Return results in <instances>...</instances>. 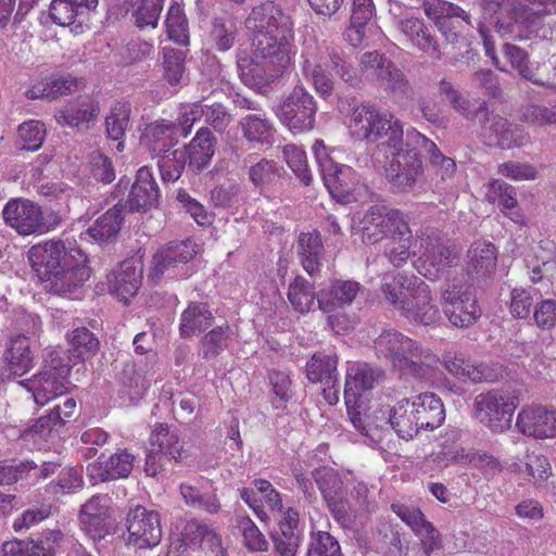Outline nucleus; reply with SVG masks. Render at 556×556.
<instances>
[{
  "instance_id": "obj_11",
  "label": "nucleus",
  "mask_w": 556,
  "mask_h": 556,
  "mask_svg": "<svg viewBox=\"0 0 556 556\" xmlns=\"http://www.w3.org/2000/svg\"><path fill=\"white\" fill-rule=\"evenodd\" d=\"M76 252H83L73 242L51 240L43 244H37L29 249L28 261L38 278L42 281L63 266L74 264Z\"/></svg>"
},
{
  "instance_id": "obj_27",
  "label": "nucleus",
  "mask_w": 556,
  "mask_h": 556,
  "mask_svg": "<svg viewBox=\"0 0 556 556\" xmlns=\"http://www.w3.org/2000/svg\"><path fill=\"white\" fill-rule=\"evenodd\" d=\"M105 496L93 495L79 510V521L81 530L92 540H101L110 533V513L104 504Z\"/></svg>"
},
{
  "instance_id": "obj_58",
  "label": "nucleus",
  "mask_w": 556,
  "mask_h": 556,
  "mask_svg": "<svg viewBox=\"0 0 556 556\" xmlns=\"http://www.w3.org/2000/svg\"><path fill=\"white\" fill-rule=\"evenodd\" d=\"M287 295L292 307L301 314L308 312L317 299L314 285L302 276L290 282Z\"/></svg>"
},
{
  "instance_id": "obj_23",
  "label": "nucleus",
  "mask_w": 556,
  "mask_h": 556,
  "mask_svg": "<svg viewBox=\"0 0 556 556\" xmlns=\"http://www.w3.org/2000/svg\"><path fill=\"white\" fill-rule=\"evenodd\" d=\"M143 264L136 257L126 258L108 275L109 290L119 301L127 303L141 286Z\"/></svg>"
},
{
  "instance_id": "obj_15",
  "label": "nucleus",
  "mask_w": 556,
  "mask_h": 556,
  "mask_svg": "<svg viewBox=\"0 0 556 556\" xmlns=\"http://www.w3.org/2000/svg\"><path fill=\"white\" fill-rule=\"evenodd\" d=\"M242 165L247 169L249 182L260 194L276 198L281 193L285 170L275 161L249 154L242 160Z\"/></svg>"
},
{
  "instance_id": "obj_48",
  "label": "nucleus",
  "mask_w": 556,
  "mask_h": 556,
  "mask_svg": "<svg viewBox=\"0 0 556 556\" xmlns=\"http://www.w3.org/2000/svg\"><path fill=\"white\" fill-rule=\"evenodd\" d=\"M410 141L415 146H421V152H426L429 155L430 165L435 170V174L440 176L441 180L444 181L453 177L456 172L455 161L443 155L433 141L420 132H413Z\"/></svg>"
},
{
  "instance_id": "obj_8",
  "label": "nucleus",
  "mask_w": 556,
  "mask_h": 556,
  "mask_svg": "<svg viewBox=\"0 0 556 556\" xmlns=\"http://www.w3.org/2000/svg\"><path fill=\"white\" fill-rule=\"evenodd\" d=\"M518 397L507 390H491L478 394L472 403L473 417L492 432L502 433L510 428Z\"/></svg>"
},
{
  "instance_id": "obj_19",
  "label": "nucleus",
  "mask_w": 556,
  "mask_h": 556,
  "mask_svg": "<svg viewBox=\"0 0 556 556\" xmlns=\"http://www.w3.org/2000/svg\"><path fill=\"white\" fill-rule=\"evenodd\" d=\"M191 131V123L188 124L185 115L178 123L168 121L154 122L148 125L141 137L142 144L152 156L165 153L175 147L180 138L187 137Z\"/></svg>"
},
{
  "instance_id": "obj_20",
  "label": "nucleus",
  "mask_w": 556,
  "mask_h": 556,
  "mask_svg": "<svg viewBox=\"0 0 556 556\" xmlns=\"http://www.w3.org/2000/svg\"><path fill=\"white\" fill-rule=\"evenodd\" d=\"M195 253V244L189 239L168 242L154 254L149 278L157 281L165 274L174 278L178 267L190 262Z\"/></svg>"
},
{
  "instance_id": "obj_18",
  "label": "nucleus",
  "mask_w": 556,
  "mask_h": 556,
  "mask_svg": "<svg viewBox=\"0 0 556 556\" xmlns=\"http://www.w3.org/2000/svg\"><path fill=\"white\" fill-rule=\"evenodd\" d=\"M349 115V128L352 136L358 140H365L370 143L375 140H379L381 131L393 118L392 115L382 113L370 102L356 104Z\"/></svg>"
},
{
  "instance_id": "obj_63",
  "label": "nucleus",
  "mask_w": 556,
  "mask_h": 556,
  "mask_svg": "<svg viewBox=\"0 0 556 556\" xmlns=\"http://www.w3.org/2000/svg\"><path fill=\"white\" fill-rule=\"evenodd\" d=\"M71 350L73 357L85 361L93 356L100 346L98 338L86 327H79L72 332Z\"/></svg>"
},
{
  "instance_id": "obj_59",
  "label": "nucleus",
  "mask_w": 556,
  "mask_h": 556,
  "mask_svg": "<svg viewBox=\"0 0 556 556\" xmlns=\"http://www.w3.org/2000/svg\"><path fill=\"white\" fill-rule=\"evenodd\" d=\"M130 105L124 102L115 103L105 117L106 135L114 141L121 140L130 123Z\"/></svg>"
},
{
  "instance_id": "obj_9",
  "label": "nucleus",
  "mask_w": 556,
  "mask_h": 556,
  "mask_svg": "<svg viewBox=\"0 0 556 556\" xmlns=\"http://www.w3.org/2000/svg\"><path fill=\"white\" fill-rule=\"evenodd\" d=\"M70 370V366L56 353H51L42 369L23 384L33 393L37 404L45 405L71 390Z\"/></svg>"
},
{
  "instance_id": "obj_41",
  "label": "nucleus",
  "mask_w": 556,
  "mask_h": 556,
  "mask_svg": "<svg viewBox=\"0 0 556 556\" xmlns=\"http://www.w3.org/2000/svg\"><path fill=\"white\" fill-rule=\"evenodd\" d=\"M214 323V315L203 302H190L180 315L179 332L185 339L205 331Z\"/></svg>"
},
{
  "instance_id": "obj_53",
  "label": "nucleus",
  "mask_w": 556,
  "mask_h": 556,
  "mask_svg": "<svg viewBox=\"0 0 556 556\" xmlns=\"http://www.w3.org/2000/svg\"><path fill=\"white\" fill-rule=\"evenodd\" d=\"M154 157L157 159V166L160 169L161 178L163 181L178 180L184 169L189 163V154L185 148L168 150L165 153H160Z\"/></svg>"
},
{
  "instance_id": "obj_51",
  "label": "nucleus",
  "mask_w": 556,
  "mask_h": 556,
  "mask_svg": "<svg viewBox=\"0 0 556 556\" xmlns=\"http://www.w3.org/2000/svg\"><path fill=\"white\" fill-rule=\"evenodd\" d=\"M185 117L188 124L191 123V127L197 119L203 117L205 124L212 126L218 132H224L232 122V115L220 103L194 104L190 112L185 114Z\"/></svg>"
},
{
  "instance_id": "obj_57",
  "label": "nucleus",
  "mask_w": 556,
  "mask_h": 556,
  "mask_svg": "<svg viewBox=\"0 0 556 556\" xmlns=\"http://www.w3.org/2000/svg\"><path fill=\"white\" fill-rule=\"evenodd\" d=\"M440 94L465 118L472 121L481 115L479 103H471L465 98L451 81L442 79L439 84Z\"/></svg>"
},
{
  "instance_id": "obj_52",
  "label": "nucleus",
  "mask_w": 556,
  "mask_h": 556,
  "mask_svg": "<svg viewBox=\"0 0 556 556\" xmlns=\"http://www.w3.org/2000/svg\"><path fill=\"white\" fill-rule=\"evenodd\" d=\"M97 5L98 0H52L49 15L56 25L70 26L84 9L91 10Z\"/></svg>"
},
{
  "instance_id": "obj_12",
  "label": "nucleus",
  "mask_w": 556,
  "mask_h": 556,
  "mask_svg": "<svg viewBox=\"0 0 556 556\" xmlns=\"http://www.w3.org/2000/svg\"><path fill=\"white\" fill-rule=\"evenodd\" d=\"M362 240L375 244L395 235H407L409 227L403 213L396 210L386 212L378 205L370 206L362 220Z\"/></svg>"
},
{
  "instance_id": "obj_13",
  "label": "nucleus",
  "mask_w": 556,
  "mask_h": 556,
  "mask_svg": "<svg viewBox=\"0 0 556 556\" xmlns=\"http://www.w3.org/2000/svg\"><path fill=\"white\" fill-rule=\"evenodd\" d=\"M313 152L329 193L338 201H349L354 186L353 169L334 162L328 155L326 147L320 140L315 141Z\"/></svg>"
},
{
  "instance_id": "obj_10",
  "label": "nucleus",
  "mask_w": 556,
  "mask_h": 556,
  "mask_svg": "<svg viewBox=\"0 0 556 556\" xmlns=\"http://www.w3.org/2000/svg\"><path fill=\"white\" fill-rule=\"evenodd\" d=\"M359 71L367 79H374L388 93L408 97L410 85L394 63L377 51L366 52L359 60Z\"/></svg>"
},
{
  "instance_id": "obj_37",
  "label": "nucleus",
  "mask_w": 556,
  "mask_h": 556,
  "mask_svg": "<svg viewBox=\"0 0 556 556\" xmlns=\"http://www.w3.org/2000/svg\"><path fill=\"white\" fill-rule=\"evenodd\" d=\"M419 427L424 430H434L445 419V410L441 399L434 393H421L410 400Z\"/></svg>"
},
{
  "instance_id": "obj_35",
  "label": "nucleus",
  "mask_w": 556,
  "mask_h": 556,
  "mask_svg": "<svg viewBox=\"0 0 556 556\" xmlns=\"http://www.w3.org/2000/svg\"><path fill=\"white\" fill-rule=\"evenodd\" d=\"M467 274L478 279L491 278L497 265V251L494 244L485 241L473 242L467 251Z\"/></svg>"
},
{
  "instance_id": "obj_7",
  "label": "nucleus",
  "mask_w": 556,
  "mask_h": 556,
  "mask_svg": "<svg viewBox=\"0 0 556 556\" xmlns=\"http://www.w3.org/2000/svg\"><path fill=\"white\" fill-rule=\"evenodd\" d=\"M274 112L280 124L292 134H303L315 127L317 102L302 84H298L281 97Z\"/></svg>"
},
{
  "instance_id": "obj_29",
  "label": "nucleus",
  "mask_w": 556,
  "mask_h": 556,
  "mask_svg": "<svg viewBox=\"0 0 556 556\" xmlns=\"http://www.w3.org/2000/svg\"><path fill=\"white\" fill-rule=\"evenodd\" d=\"M160 195L159 186L151 170L143 166L137 172L125 206L129 212H146L157 206Z\"/></svg>"
},
{
  "instance_id": "obj_14",
  "label": "nucleus",
  "mask_w": 556,
  "mask_h": 556,
  "mask_svg": "<svg viewBox=\"0 0 556 556\" xmlns=\"http://www.w3.org/2000/svg\"><path fill=\"white\" fill-rule=\"evenodd\" d=\"M4 223L21 236L49 231L41 207L26 199H11L2 210Z\"/></svg>"
},
{
  "instance_id": "obj_50",
  "label": "nucleus",
  "mask_w": 556,
  "mask_h": 556,
  "mask_svg": "<svg viewBox=\"0 0 556 556\" xmlns=\"http://www.w3.org/2000/svg\"><path fill=\"white\" fill-rule=\"evenodd\" d=\"M296 249L304 270L309 275L317 273L324 251L320 236L316 232H302L299 236Z\"/></svg>"
},
{
  "instance_id": "obj_40",
  "label": "nucleus",
  "mask_w": 556,
  "mask_h": 556,
  "mask_svg": "<svg viewBox=\"0 0 556 556\" xmlns=\"http://www.w3.org/2000/svg\"><path fill=\"white\" fill-rule=\"evenodd\" d=\"M371 143L376 144L371 157L378 163L395 155L396 152L405 151V138L402 123L393 117L391 123H388L381 131L379 140H375Z\"/></svg>"
},
{
  "instance_id": "obj_38",
  "label": "nucleus",
  "mask_w": 556,
  "mask_h": 556,
  "mask_svg": "<svg viewBox=\"0 0 556 556\" xmlns=\"http://www.w3.org/2000/svg\"><path fill=\"white\" fill-rule=\"evenodd\" d=\"M421 280L415 275L407 276L402 273L384 275L381 282V292L384 300L401 313L402 305H405L408 295H412L417 282Z\"/></svg>"
},
{
  "instance_id": "obj_6",
  "label": "nucleus",
  "mask_w": 556,
  "mask_h": 556,
  "mask_svg": "<svg viewBox=\"0 0 556 556\" xmlns=\"http://www.w3.org/2000/svg\"><path fill=\"white\" fill-rule=\"evenodd\" d=\"M416 129H407L405 134V151L383 160L387 180L396 193H408L415 190L418 181L424 176V161L421 146H415L410 141Z\"/></svg>"
},
{
  "instance_id": "obj_22",
  "label": "nucleus",
  "mask_w": 556,
  "mask_h": 556,
  "mask_svg": "<svg viewBox=\"0 0 556 556\" xmlns=\"http://www.w3.org/2000/svg\"><path fill=\"white\" fill-rule=\"evenodd\" d=\"M399 30L418 51L433 60L442 59V45L434 29L433 23H427L422 17L410 16L399 22Z\"/></svg>"
},
{
  "instance_id": "obj_42",
  "label": "nucleus",
  "mask_w": 556,
  "mask_h": 556,
  "mask_svg": "<svg viewBox=\"0 0 556 556\" xmlns=\"http://www.w3.org/2000/svg\"><path fill=\"white\" fill-rule=\"evenodd\" d=\"M217 140L208 128H200L191 142L184 147L189 154V166L200 172L208 166L215 153Z\"/></svg>"
},
{
  "instance_id": "obj_44",
  "label": "nucleus",
  "mask_w": 556,
  "mask_h": 556,
  "mask_svg": "<svg viewBox=\"0 0 556 556\" xmlns=\"http://www.w3.org/2000/svg\"><path fill=\"white\" fill-rule=\"evenodd\" d=\"M99 104L90 97H80L73 104H70L56 115V121L61 125L71 127H81L88 125L99 114Z\"/></svg>"
},
{
  "instance_id": "obj_24",
  "label": "nucleus",
  "mask_w": 556,
  "mask_h": 556,
  "mask_svg": "<svg viewBox=\"0 0 556 556\" xmlns=\"http://www.w3.org/2000/svg\"><path fill=\"white\" fill-rule=\"evenodd\" d=\"M300 514L290 507L278 521V528L270 533L276 556H296L301 540Z\"/></svg>"
},
{
  "instance_id": "obj_2",
  "label": "nucleus",
  "mask_w": 556,
  "mask_h": 556,
  "mask_svg": "<svg viewBox=\"0 0 556 556\" xmlns=\"http://www.w3.org/2000/svg\"><path fill=\"white\" fill-rule=\"evenodd\" d=\"M374 349L377 357L389 361L402 379L427 382L440 362L430 349L395 329L383 330L374 341Z\"/></svg>"
},
{
  "instance_id": "obj_32",
  "label": "nucleus",
  "mask_w": 556,
  "mask_h": 556,
  "mask_svg": "<svg viewBox=\"0 0 556 556\" xmlns=\"http://www.w3.org/2000/svg\"><path fill=\"white\" fill-rule=\"evenodd\" d=\"M8 370L14 376H24L36 362V343L30 337L18 334L12 338L3 354Z\"/></svg>"
},
{
  "instance_id": "obj_36",
  "label": "nucleus",
  "mask_w": 556,
  "mask_h": 556,
  "mask_svg": "<svg viewBox=\"0 0 556 556\" xmlns=\"http://www.w3.org/2000/svg\"><path fill=\"white\" fill-rule=\"evenodd\" d=\"M239 129L252 147H269L274 142L276 129L265 113L247 114L239 121Z\"/></svg>"
},
{
  "instance_id": "obj_54",
  "label": "nucleus",
  "mask_w": 556,
  "mask_h": 556,
  "mask_svg": "<svg viewBox=\"0 0 556 556\" xmlns=\"http://www.w3.org/2000/svg\"><path fill=\"white\" fill-rule=\"evenodd\" d=\"M186 52L172 47L162 49V68L164 79L172 86L186 79Z\"/></svg>"
},
{
  "instance_id": "obj_49",
  "label": "nucleus",
  "mask_w": 556,
  "mask_h": 556,
  "mask_svg": "<svg viewBox=\"0 0 556 556\" xmlns=\"http://www.w3.org/2000/svg\"><path fill=\"white\" fill-rule=\"evenodd\" d=\"M338 357L323 352L315 353L306 364V377L313 382L324 384H338Z\"/></svg>"
},
{
  "instance_id": "obj_33",
  "label": "nucleus",
  "mask_w": 556,
  "mask_h": 556,
  "mask_svg": "<svg viewBox=\"0 0 556 556\" xmlns=\"http://www.w3.org/2000/svg\"><path fill=\"white\" fill-rule=\"evenodd\" d=\"M442 363L453 376L473 383L492 381L495 377L486 364L466 359L462 353L447 351L443 354Z\"/></svg>"
},
{
  "instance_id": "obj_47",
  "label": "nucleus",
  "mask_w": 556,
  "mask_h": 556,
  "mask_svg": "<svg viewBox=\"0 0 556 556\" xmlns=\"http://www.w3.org/2000/svg\"><path fill=\"white\" fill-rule=\"evenodd\" d=\"M184 536L192 545L199 546L213 556H224L219 536L205 523L197 520L189 521L185 527Z\"/></svg>"
},
{
  "instance_id": "obj_17",
  "label": "nucleus",
  "mask_w": 556,
  "mask_h": 556,
  "mask_svg": "<svg viewBox=\"0 0 556 556\" xmlns=\"http://www.w3.org/2000/svg\"><path fill=\"white\" fill-rule=\"evenodd\" d=\"M421 9L425 15L433 23L447 43L458 41V33L454 30L452 20L460 18L466 25L473 27L471 15L458 4L447 0H422Z\"/></svg>"
},
{
  "instance_id": "obj_3",
  "label": "nucleus",
  "mask_w": 556,
  "mask_h": 556,
  "mask_svg": "<svg viewBox=\"0 0 556 556\" xmlns=\"http://www.w3.org/2000/svg\"><path fill=\"white\" fill-rule=\"evenodd\" d=\"M301 72L308 78L315 90L323 97H329L334 89L331 68L344 83L351 87H359L362 75L333 48L323 43L306 46L302 52Z\"/></svg>"
},
{
  "instance_id": "obj_31",
  "label": "nucleus",
  "mask_w": 556,
  "mask_h": 556,
  "mask_svg": "<svg viewBox=\"0 0 556 556\" xmlns=\"http://www.w3.org/2000/svg\"><path fill=\"white\" fill-rule=\"evenodd\" d=\"M135 456L127 450H119L106 460H97L87 467L92 483L127 478L134 468Z\"/></svg>"
},
{
  "instance_id": "obj_43",
  "label": "nucleus",
  "mask_w": 556,
  "mask_h": 556,
  "mask_svg": "<svg viewBox=\"0 0 556 556\" xmlns=\"http://www.w3.org/2000/svg\"><path fill=\"white\" fill-rule=\"evenodd\" d=\"M150 442L151 446L156 447L157 452L168 456L175 463H181L190 456L189 452L184 448V442L180 440L177 430L167 425H159L152 432Z\"/></svg>"
},
{
  "instance_id": "obj_28",
  "label": "nucleus",
  "mask_w": 556,
  "mask_h": 556,
  "mask_svg": "<svg viewBox=\"0 0 556 556\" xmlns=\"http://www.w3.org/2000/svg\"><path fill=\"white\" fill-rule=\"evenodd\" d=\"M78 256L74 264L63 266L49 278L42 281L47 282V288L53 293L73 292L84 285L90 277V268L87 266V256L83 252H76Z\"/></svg>"
},
{
  "instance_id": "obj_60",
  "label": "nucleus",
  "mask_w": 556,
  "mask_h": 556,
  "mask_svg": "<svg viewBox=\"0 0 556 556\" xmlns=\"http://www.w3.org/2000/svg\"><path fill=\"white\" fill-rule=\"evenodd\" d=\"M83 470L78 467H67L60 471L58 478L49 483L48 491L54 495L76 493L84 488Z\"/></svg>"
},
{
  "instance_id": "obj_56",
  "label": "nucleus",
  "mask_w": 556,
  "mask_h": 556,
  "mask_svg": "<svg viewBox=\"0 0 556 556\" xmlns=\"http://www.w3.org/2000/svg\"><path fill=\"white\" fill-rule=\"evenodd\" d=\"M479 109L481 115L478 119L481 124V136L489 146L498 147L502 134L508 127V119L490 112L484 101L479 103Z\"/></svg>"
},
{
  "instance_id": "obj_46",
  "label": "nucleus",
  "mask_w": 556,
  "mask_h": 556,
  "mask_svg": "<svg viewBox=\"0 0 556 556\" xmlns=\"http://www.w3.org/2000/svg\"><path fill=\"white\" fill-rule=\"evenodd\" d=\"M484 18H490L495 30L502 35L514 33V23L509 16L517 0H478Z\"/></svg>"
},
{
  "instance_id": "obj_16",
  "label": "nucleus",
  "mask_w": 556,
  "mask_h": 556,
  "mask_svg": "<svg viewBox=\"0 0 556 556\" xmlns=\"http://www.w3.org/2000/svg\"><path fill=\"white\" fill-rule=\"evenodd\" d=\"M128 541L138 548L156 546L162 539L160 515L141 505L129 509L126 517Z\"/></svg>"
},
{
  "instance_id": "obj_5",
  "label": "nucleus",
  "mask_w": 556,
  "mask_h": 556,
  "mask_svg": "<svg viewBox=\"0 0 556 556\" xmlns=\"http://www.w3.org/2000/svg\"><path fill=\"white\" fill-rule=\"evenodd\" d=\"M439 293L443 313L453 326L468 328L481 317L476 289L464 274L445 278Z\"/></svg>"
},
{
  "instance_id": "obj_25",
  "label": "nucleus",
  "mask_w": 556,
  "mask_h": 556,
  "mask_svg": "<svg viewBox=\"0 0 556 556\" xmlns=\"http://www.w3.org/2000/svg\"><path fill=\"white\" fill-rule=\"evenodd\" d=\"M386 371L367 363H357L351 366L346 372L344 400L346 406L350 403L359 401L361 393L374 389L378 383L383 381Z\"/></svg>"
},
{
  "instance_id": "obj_39",
  "label": "nucleus",
  "mask_w": 556,
  "mask_h": 556,
  "mask_svg": "<svg viewBox=\"0 0 556 556\" xmlns=\"http://www.w3.org/2000/svg\"><path fill=\"white\" fill-rule=\"evenodd\" d=\"M124 205L118 202L100 215L87 229V233L97 242L104 243L117 238L124 223Z\"/></svg>"
},
{
  "instance_id": "obj_1",
  "label": "nucleus",
  "mask_w": 556,
  "mask_h": 556,
  "mask_svg": "<svg viewBox=\"0 0 556 556\" xmlns=\"http://www.w3.org/2000/svg\"><path fill=\"white\" fill-rule=\"evenodd\" d=\"M245 27L254 34L252 62L266 64L281 74L295 54L293 21L281 4L266 0L252 8Z\"/></svg>"
},
{
  "instance_id": "obj_62",
  "label": "nucleus",
  "mask_w": 556,
  "mask_h": 556,
  "mask_svg": "<svg viewBox=\"0 0 556 556\" xmlns=\"http://www.w3.org/2000/svg\"><path fill=\"white\" fill-rule=\"evenodd\" d=\"M231 329L228 325L217 326L201 339V353L204 359L218 356L228 346Z\"/></svg>"
},
{
  "instance_id": "obj_61",
  "label": "nucleus",
  "mask_w": 556,
  "mask_h": 556,
  "mask_svg": "<svg viewBox=\"0 0 556 556\" xmlns=\"http://www.w3.org/2000/svg\"><path fill=\"white\" fill-rule=\"evenodd\" d=\"M503 53L510 62L513 68L526 80H529L535 85L545 86V83L536 77L534 68L531 66L528 53L511 43H505L503 46Z\"/></svg>"
},
{
  "instance_id": "obj_26",
  "label": "nucleus",
  "mask_w": 556,
  "mask_h": 556,
  "mask_svg": "<svg viewBox=\"0 0 556 556\" xmlns=\"http://www.w3.org/2000/svg\"><path fill=\"white\" fill-rule=\"evenodd\" d=\"M380 412L383 422H375V425L380 429L390 426L403 440H412L421 430L408 399L399 401L392 408L389 406L380 407Z\"/></svg>"
},
{
  "instance_id": "obj_64",
  "label": "nucleus",
  "mask_w": 556,
  "mask_h": 556,
  "mask_svg": "<svg viewBox=\"0 0 556 556\" xmlns=\"http://www.w3.org/2000/svg\"><path fill=\"white\" fill-rule=\"evenodd\" d=\"M307 556H342L341 547L334 536L327 531L314 529L309 533Z\"/></svg>"
},
{
  "instance_id": "obj_45",
  "label": "nucleus",
  "mask_w": 556,
  "mask_h": 556,
  "mask_svg": "<svg viewBox=\"0 0 556 556\" xmlns=\"http://www.w3.org/2000/svg\"><path fill=\"white\" fill-rule=\"evenodd\" d=\"M372 0H352L350 26L345 30L346 40L354 47L361 45L364 38V28L375 16Z\"/></svg>"
},
{
  "instance_id": "obj_4",
  "label": "nucleus",
  "mask_w": 556,
  "mask_h": 556,
  "mask_svg": "<svg viewBox=\"0 0 556 556\" xmlns=\"http://www.w3.org/2000/svg\"><path fill=\"white\" fill-rule=\"evenodd\" d=\"M418 258L415 268L425 278L437 281L442 274L458 265L460 250L444 233L425 228L416 235Z\"/></svg>"
},
{
  "instance_id": "obj_30",
  "label": "nucleus",
  "mask_w": 556,
  "mask_h": 556,
  "mask_svg": "<svg viewBox=\"0 0 556 556\" xmlns=\"http://www.w3.org/2000/svg\"><path fill=\"white\" fill-rule=\"evenodd\" d=\"M518 429L526 435L535 439L556 437V410L543 407L523 408L517 417Z\"/></svg>"
},
{
  "instance_id": "obj_34",
  "label": "nucleus",
  "mask_w": 556,
  "mask_h": 556,
  "mask_svg": "<svg viewBox=\"0 0 556 556\" xmlns=\"http://www.w3.org/2000/svg\"><path fill=\"white\" fill-rule=\"evenodd\" d=\"M362 286L355 280H333L326 289L317 293V303L324 313H331L351 305Z\"/></svg>"
},
{
  "instance_id": "obj_55",
  "label": "nucleus",
  "mask_w": 556,
  "mask_h": 556,
  "mask_svg": "<svg viewBox=\"0 0 556 556\" xmlns=\"http://www.w3.org/2000/svg\"><path fill=\"white\" fill-rule=\"evenodd\" d=\"M509 18L514 23V28L519 25L530 34H538L544 22L538 5L527 0H517V3L511 9Z\"/></svg>"
},
{
  "instance_id": "obj_21",
  "label": "nucleus",
  "mask_w": 556,
  "mask_h": 556,
  "mask_svg": "<svg viewBox=\"0 0 556 556\" xmlns=\"http://www.w3.org/2000/svg\"><path fill=\"white\" fill-rule=\"evenodd\" d=\"M400 314L414 326H434L441 319L438 306L432 303L430 287L424 280L417 282Z\"/></svg>"
}]
</instances>
